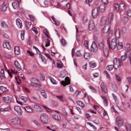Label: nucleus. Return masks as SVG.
Segmentation results:
<instances>
[{"mask_svg": "<svg viewBox=\"0 0 131 131\" xmlns=\"http://www.w3.org/2000/svg\"><path fill=\"white\" fill-rule=\"evenodd\" d=\"M112 33H109L107 37V42L109 48L114 49L117 46V41L116 39L113 38L111 40L112 38Z\"/></svg>", "mask_w": 131, "mask_h": 131, "instance_id": "1", "label": "nucleus"}, {"mask_svg": "<svg viewBox=\"0 0 131 131\" xmlns=\"http://www.w3.org/2000/svg\"><path fill=\"white\" fill-rule=\"evenodd\" d=\"M125 5L123 3H121L119 5L117 4H114L113 8L116 11H122L125 8Z\"/></svg>", "mask_w": 131, "mask_h": 131, "instance_id": "2", "label": "nucleus"}, {"mask_svg": "<svg viewBox=\"0 0 131 131\" xmlns=\"http://www.w3.org/2000/svg\"><path fill=\"white\" fill-rule=\"evenodd\" d=\"M114 67L115 69H117L119 67H121L122 65V63L121 60L119 59L118 61L116 58H115L113 61Z\"/></svg>", "mask_w": 131, "mask_h": 131, "instance_id": "3", "label": "nucleus"}, {"mask_svg": "<svg viewBox=\"0 0 131 131\" xmlns=\"http://www.w3.org/2000/svg\"><path fill=\"white\" fill-rule=\"evenodd\" d=\"M11 124L15 125H19L21 123V120L19 118L14 117L12 118L10 121Z\"/></svg>", "mask_w": 131, "mask_h": 131, "instance_id": "4", "label": "nucleus"}, {"mask_svg": "<svg viewBox=\"0 0 131 131\" xmlns=\"http://www.w3.org/2000/svg\"><path fill=\"white\" fill-rule=\"evenodd\" d=\"M115 121L118 126L122 127L124 123V120L122 117L120 116L116 117V118Z\"/></svg>", "mask_w": 131, "mask_h": 131, "instance_id": "5", "label": "nucleus"}, {"mask_svg": "<svg viewBox=\"0 0 131 131\" xmlns=\"http://www.w3.org/2000/svg\"><path fill=\"white\" fill-rule=\"evenodd\" d=\"M40 119L41 122L44 123H47L48 120V117L45 114H42L40 116Z\"/></svg>", "mask_w": 131, "mask_h": 131, "instance_id": "6", "label": "nucleus"}, {"mask_svg": "<svg viewBox=\"0 0 131 131\" xmlns=\"http://www.w3.org/2000/svg\"><path fill=\"white\" fill-rule=\"evenodd\" d=\"M61 83L64 86L70 84V80L69 78L68 77H66L65 78V81H62Z\"/></svg>", "mask_w": 131, "mask_h": 131, "instance_id": "7", "label": "nucleus"}, {"mask_svg": "<svg viewBox=\"0 0 131 131\" xmlns=\"http://www.w3.org/2000/svg\"><path fill=\"white\" fill-rule=\"evenodd\" d=\"M95 27V24L94 21L92 20H90L89 24V28L90 30H92Z\"/></svg>", "mask_w": 131, "mask_h": 131, "instance_id": "8", "label": "nucleus"}, {"mask_svg": "<svg viewBox=\"0 0 131 131\" xmlns=\"http://www.w3.org/2000/svg\"><path fill=\"white\" fill-rule=\"evenodd\" d=\"M107 21V17L103 16L101 18L100 22V24L101 26H103L105 25Z\"/></svg>", "mask_w": 131, "mask_h": 131, "instance_id": "9", "label": "nucleus"}, {"mask_svg": "<svg viewBox=\"0 0 131 131\" xmlns=\"http://www.w3.org/2000/svg\"><path fill=\"white\" fill-rule=\"evenodd\" d=\"M114 35L115 37V39H118L120 37V33L119 30L118 29L115 30L114 33Z\"/></svg>", "mask_w": 131, "mask_h": 131, "instance_id": "10", "label": "nucleus"}, {"mask_svg": "<svg viewBox=\"0 0 131 131\" xmlns=\"http://www.w3.org/2000/svg\"><path fill=\"white\" fill-rule=\"evenodd\" d=\"M91 50L93 52H95L97 50V45L96 44L94 43H93L90 48Z\"/></svg>", "mask_w": 131, "mask_h": 131, "instance_id": "11", "label": "nucleus"}, {"mask_svg": "<svg viewBox=\"0 0 131 131\" xmlns=\"http://www.w3.org/2000/svg\"><path fill=\"white\" fill-rule=\"evenodd\" d=\"M97 9L99 12L103 13L105 10V6L103 4H101L100 5Z\"/></svg>", "mask_w": 131, "mask_h": 131, "instance_id": "12", "label": "nucleus"}, {"mask_svg": "<svg viewBox=\"0 0 131 131\" xmlns=\"http://www.w3.org/2000/svg\"><path fill=\"white\" fill-rule=\"evenodd\" d=\"M99 12L97 8H95L93 9L92 14L93 17L94 18H96L98 15Z\"/></svg>", "mask_w": 131, "mask_h": 131, "instance_id": "13", "label": "nucleus"}, {"mask_svg": "<svg viewBox=\"0 0 131 131\" xmlns=\"http://www.w3.org/2000/svg\"><path fill=\"white\" fill-rule=\"evenodd\" d=\"M113 17V13H110L108 17V24H110L112 22Z\"/></svg>", "mask_w": 131, "mask_h": 131, "instance_id": "14", "label": "nucleus"}, {"mask_svg": "<svg viewBox=\"0 0 131 131\" xmlns=\"http://www.w3.org/2000/svg\"><path fill=\"white\" fill-rule=\"evenodd\" d=\"M14 110L19 115H21L22 114V112L20 107L18 106H15L14 107Z\"/></svg>", "mask_w": 131, "mask_h": 131, "instance_id": "15", "label": "nucleus"}, {"mask_svg": "<svg viewBox=\"0 0 131 131\" xmlns=\"http://www.w3.org/2000/svg\"><path fill=\"white\" fill-rule=\"evenodd\" d=\"M101 88L102 91L105 93H106L107 92V88L104 83L102 82L101 83Z\"/></svg>", "mask_w": 131, "mask_h": 131, "instance_id": "16", "label": "nucleus"}, {"mask_svg": "<svg viewBox=\"0 0 131 131\" xmlns=\"http://www.w3.org/2000/svg\"><path fill=\"white\" fill-rule=\"evenodd\" d=\"M30 83L33 85H35L38 84V81L36 78H32L30 79Z\"/></svg>", "mask_w": 131, "mask_h": 131, "instance_id": "17", "label": "nucleus"}, {"mask_svg": "<svg viewBox=\"0 0 131 131\" xmlns=\"http://www.w3.org/2000/svg\"><path fill=\"white\" fill-rule=\"evenodd\" d=\"M16 24L19 28H21L22 27V23L21 20L19 18H17L16 20Z\"/></svg>", "mask_w": 131, "mask_h": 131, "instance_id": "18", "label": "nucleus"}, {"mask_svg": "<svg viewBox=\"0 0 131 131\" xmlns=\"http://www.w3.org/2000/svg\"><path fill=\"white\" fill-rule=\"evenodd\" d=\"M3 99L6 103H10L12 101V98L8 96L4 97Z\"/></svg>", "mask_w": 131, "mask_h": 131, "instance_id": "19", "label": "nucleus"}, {"mask_svg": "<svg viewBox=\"0 0 131 131\" xmlns=\"http://www.w3.org/2000/svg\"><path fill=\"white\" fill-rule=\"evenodd\" d=\"M110 28L108 25H106L103 28L102 31L104 33L108 32L110 30Z\"/></svg>", "mask_w": 131, "mask_h": 131, "instance_id": "20", "label": "nucleus"}, {"mask_svg": "<svg viewBox=\"0 0 131 131\" xmlns=\"http://www.w3.org/2000/svg\"><path fill=\"white\" fill-rule=\"evenodd\" d=\"M52 117L54 119L56 120L60 121L61 119L60 116L57 114H53Z\"/></svg>", "mask_w": 131, "mask_h": 131, "instance_id": "21", "label": "nucleus"}, {"mask_svg": "<svg viewBox=\"0 0 131 131\" xmlns=\"http://www.w3.org/2000/svg\"><path fill=\"white\" fill-rule=\"evenodd\" d=\"M14 64L15 67L18 70L20 71L21 70V68L17 61L16 60Z\"/></svg>", "mask_w": 131, "mask_h": 131, "instance_id": "22", "label": "nucleus"}, {"mask_svg": "<svg viewBox=\"0 0 131 131\" xmlns=\"http://www.w3.org/2000/svg\"><path fill=\"white\" fill-rule=\"evenodd\" d=\"M3 47L5 48L9 49L11 48V47L9 42L5 41L3 43Z\"/></svg>", "mask_w": 131, "mask_h": 131, "instance_id": "23", "label": "nucleus"}, {"mask_svg": "<svg viewBox=\"0 0 131 131\" xmlns=\"http://www.w3.org/2000/svg\"><path fill=\"white\" fill-rule=\"evenodd\" d=\"M7 4L5 3H4L2 4L1 8V9L2 12H4L7 9Z\"/></svg>", "mask_w": 131, "mask_h": 131, "instance_id": "24", "label": "nucleus"}, {"mask_svg": "<svg viewBox=\"0 0 131 131\" xmlns=\"http://www.w3.org/2000/svg\"><path fill=\"white\" fill-rule=\"evenodd\" d=\"M125 52L127 53L129 52L130 50V44H127L125 47Z\"/></svg>", "mask_w": 131, "mask_h": 131, "instance_id": "25", "label": "nucleus"}, {"mask_svg": "<svg viewBox=\"0 0 131 131\" xmlns=\"http://www.w3.org/2000/svg\"><path fill=\"white\" fill-rule=\"evenodd\" d=\"M15 53L16 54L18 55L20 53L19 48L18 46H15L14 48Z\"/></svg>", "mask_w": 131, "mask_h": 131, "instance_id": "26", "label": "nucleus"}, {"mask_svg": "<svg viewBox=\"0 0 131 131\" xmlns=\"http://www.w3.org/2000/svg\"><path fill=\"white\" fill-rule=\"evenodd\" d=\"M25 110L28 112L31 113L33 110L30 107L28 106H26L24 107Z\"/></svg>", "mask_w": 131, "mask_h": 131, "instance_id": "27", "label": "nucleus"}, {"mask_svg": "<svg viewBox=\"0 0 131 131\" xmlns=\"http://www.w3.org/2000/svg\"><path fill=\"white\" fill-rule=\"evenodd\" d=\"M12 5L14 9H19V5L16 2H13L12 4Z\"/></svg>", "mask_w": 131, "mask_h": 131, "instance_id": "28", "label": "nucleus"}, {"mask_svg": "<svg viewBox=\"0 0 131 131\" xmlns=\"http://www.w3.org/2000/svg\"><path fill=\"white\" fill-rule=\"evenodd\" d=\"M118 49L120 50L123 48L122 43V42H119L118 41L117 43V46Z\"/></svg>", "mask_w": 131, "mask_h": 131, "instance_id": "29", "label": "nucleus"}, {"mask_svg": "<svg viewBox=\"0 0 131 131\" xmlns=\"http://www.w3.org/2000/svg\"><path fill=\"white\" fill-rule=\"evenodd\" d=\"M20 99L21 100L23 101V102L25 103L28 101L27 98L26 97L22 96L20 95L19 96Z\"/></svg>", "mask_w": 131, "mask_h": 131, "instance_id": "30", "label": "nucleus"}, {"mask_svg": "<svg viewBox=\"0 0 131 131\" xmlns=\"http://www.w3.org/2000/svg\"><path fill=\"white\" fill-rule=\"evenodd\" d=\"M34 108L35 109L37 110L38 111H42L41 107L37 105H35L34 106Z\"/></svg>", "mask_w": 131, "mask_h": 131, "instance_id": "31", "label": "nucleus"}, {"mask_svg": "<svg viewBox=\"0 0 131 131\" xmlns=\"http://www.w3.org/2000/svg\"><path fill=\"white\" fill-rule=\"evenodd\" d=\"M11 72H10V71L9 70H7V72L8 74H9V75L11 77H12V72L13 73L15 74H16L17 73V71H15V70H13V69H11Z\"/></svg>", "mask_w": 131, "mask_h": 131, "instance_id": "32", "label": "nucleus"}, {"mask_svg": "<svg viewBox=\"0 0 131 131\" xmlns=\"http://www.w3.org/2000/svg\"><path fill=\"white\" fill-rule=\"evenodd\" d=\"M125 128L127 131H131V124H126L125 125Z\"/></svg>", "mask_w": 131, "mask_h": 131, "instance_id": "33", "label": "nucleus"}, {"mask_svg": "<svg viewBox=\"0 0 131 131\" xmlns=\"http://www.w3.org/2000/svg\"><path fill=\"white\" fill-rule=\"evenodd\" d=\"M127 57V54L126 52L125 53V54L124 55H123L121 56V61H124L126 59Z\"/></svg>", "mask_w": 131, "mask_h": 131, "instance_id": "34", "label": "nucleus"}, {"mask_svg": "<svg viewBox=\"0 0 131 131\" xmlns=\"http://www.w3.org/2000/svg\"><path fill=\"white\" fill-rule=\"evenodd\" d=\"M103 52L104 55L106 56H108V49L107 48H105L103 50Z\"/></svg>", "mask_w": 131, "mask_h": 131, "instance_id": "35", "label": "nucleus"}, {"mask_svg": "<svg viewBox=\"0 0 131 131\" xmlns=\"http://www.w3.org/2000/svg\"><path fill=\"white\" fill-rule=\"evenodd\" d=\"M49 80H50L51 82L54 84H57V82L56 81L54 80L53 79H52V77L49 76Z\"/></svg>", "mask_w": 131, "mask_h": 131, "instance_id": "36", "label": "nucleus"}, {"mask_svg": "<svg viewBox=\"0 0 131 131\" xmlns=\"http://www.w3.org/2000/svg\"><path fill=\"white\" fill-rule=\"evenodd\" d=\"M77 104L78 105L80 106L81 107H84L85 104L81 101H78L77 102Z\"/></svg>", "mask_w": 131, "mask_h": 131, "instance_id": "37", "label": "nucleus"}, {"mask_svg": "<svg viewBox=\"0 0 131 131\" xmlns=\"http://www.w3.org/2000/svg\"><path fill=\"white\" fill-rule=\"evenodd\" d=\"M60 41L62 45L63 46H64L66 45L67 43L64 39L62 38L60 40Z\"/></svg>", "mask_w": 131, "mask_h": 131, "instance_id": "38", "label": "nucleus"}, {"mask_svg": "<svg viewBox=\"0 0 131 131\" xmlns=\"http://www.w3.org/2000/svg\"><path fill=\"white\" fill-rule=\"evenodd\" d=\"M89 64L90 67L92 68H93L96 66V64L92 61L90 62Z\"/></svg>", "mask_w": 131, "mask_h": 131, "instance_id": "39", "label": "nucleus"}, {"mask_svg": "<svg viewBox=\"0 0 131 131\" xmlns=\"http://www.w3.org/2000/svg\"><path fill=\"white\" fill-rule=\"evenodd\" d=\"M0 25L1 27L3 28H6L7 27L6 23L4 21L1 22Z\"/></svg>", "mask_w": 131, "mask_h": 131, "instance_id": "40", "label": "nucleus"}, {"mask_svg": "<svg viewBox=\"0 0 131 131\" xmlns=\"http://www.w3.org/2000/svg\"><path fill=\"white\" fill-rule=\"evenodd\" d=\"M39 77L41 80L43 81L45 80V77L42 74L40 73L39 74Z\"/></svg>", "mask_w": 131, "mask_h": 131, "instance_id": "41", "label": "nucleus"}, {"mask_svg": "<svg viewBox=\"0 0 131 131\" xmlns=\"http://www.w3.org/2000/svg\"><path fill=\"white\" fill-rule=\"evenodd\" d=\"M45 42L46 43L45 46L48 47L50 46V40L48 39H45Z\"/></svg>", "mask_w": 131, "mask_h": 131, "instance_id": "42", "label": "nucleus"}, {"mask_svg": "<svg viewBox=\"0 0 131 131\" xmlns=\"http://www.w3.org/2000/svg\"><path fill=\"white\" fill-rule=\"evenodd\" d=\"M114 67L113 65H111L110 66H107L106 67V68L108 70L111 71L113 69Z\"/></svg>", "mask_w": 131, "mask_h": 131, "instance_id": "43", "label": "nucleus"}, {"mask_svg": "<svg viewBox=\"0 0 131 131\" xmlns=\"http://www.w3.org/2000/svg\"><path fill=\"white\" fill-rule=\"evenodd\" d=\"M90 56V54L89 53L86 52L85 53L84 57L86 59H89Z\"/></svg>", "mask_w": 131, "mask_h": 131, "instance_id": "44", "label": "nucleus"}, {"mask_svg": "<svg viewBox=\"0 0 131 131\" xmlns=\"http://www.w3.org/2000/svg\"><path fill=\"white\" fill-rule=\"evenodd\" d=\"M0 90L3 92H6L7 90L6 87L2 86L0 87Z\"/></svg>", "mask_w": 131, "mask_h": 131, "instance_id": "45", "label": "nucleus"}, {"mask_svg": "<svg viewBox=\"0 0 131 131\" xmlns=\"http://www.w3.org/2000/svg\"><path fill=\"white\" fill-rule=\"evenodd\" d=\"M56 97L60 100L61 102H64V100L63 99V97L62 95L57 96H56Z\"/></svg>", "mask_w": 131, "mask_h": 131, "instance_id": "46", "label": "nucleus"}, {"mask_svg": "<svg viewBox=\"0 0 131 131\" xmlns=\"http://www.w3.org/2000/svg\"><path fill=\"white\" fill-rule=\"evenodd\" d=\"M25 25L26 28L27 29L29 28L31 25V24L30 23L27 21L25 22Z\"/></svg>", "mask_w": 131, "mask_h": 131, "instance_id": "47", "label": "nucleus"}, {"mask_svg": "<svg viewBox=\"0 0 131 131\" xmlns=\"http://www.w3.org/2000/svg\"><path fill=\"white\" fill-rule=\"evenodd\" d=\"M41 93L42 95L45 98H46L47 97V95L44 91L42 90L41 91Z\"/></svg>", "mask_w": 131, "mask_h": 131, "instance_id": "48", "label": "nucleus"}, {"mask_svg": "<svg viewBox=\"0 0 131 131\" xmlns=\"http://www.w3.org/2000/svg\"><path fill=\"white\" fill-rule=\"evenodd\" d=\"M102 97L103 100H104V102H105L104 103V105L105 106H106L107 105V101L106 99L105 96H102Z\"/></svg>", "mask_w": 131, "mask_h": 131, "instance_id": "49", "label": "nucleus"}, {"mask_svg": "<svg viewBox=\"0 0 131 131\" xmlns=\"http://www.w3.org/2000/svg\"><path fill=\"white\" fill-rule=\"evenodd\" d=\"M104 43L103 42H101L99 44V46L100 48L102 49L104 47Z\"/></svg>", "mask_w": 131, "mask_h": 131, "instance_id": "50", "label": "nucleus"}, {"mask_svg": "<svg viewBox=\"0 0 131 131\" xmlns=\"http://www.w3.org/2000/svg\"><path fill=\"white\" fill-rule=\"evenodd\" d=\"M28 16L31 21H32L33 22H34V21H35V20L34 16L31 15H29Z\"/></svg>", "mask_w": 131, "mask_h": 131, "instance_id": "51", "label": "nucleus"}, {"mask_svg": "<svg viewBox=\"0 0 131 131\" xmlns=\"http://www.w3.org/2000/svg\"><path fill=\"white\" fill-rule=\"evenodd\" d=\"M87 124L88 125H89L91 127H92L93 128L94 130H95L96 129V128L94 125H93L92 123H91L88 122L87 123Z\"/></svg>", "mask_w": 131, "mask_h": 131, "instance_id": "52", "label": "nucleus"}, {"mask_svg": "<svg viewBox=\"0 0 131 131\" xmlns=\"http://www.w3.org/2000/svg\"><path fill=\"white\" fill-rule=\"evenodd\" d=\"M84 46L86 48L88 49V42L86 40H85L84 41Z\"/></svg>", "mask_w": 131, "mask_h": 131, "instance_id": "53", "label": "nucleus"}, {"mask_svg": "<svg viewBox=\"0 0 131 131\" xmlns=\"http://www.w3.org/2000/svg\"><path fill=\"white\" fill-rule=\"evenodd\" d=\"M128 18L127 17H125L123 19V21L124 23L125 24L128 22Z\"/></svg>", "mask_w": 131, "mask_h": 131, "instance_id": "54", "label": "nucleus"}, {"mask_svg": "<svg viewBox=\"0 0 131 131\" xmlns=\"http://www.w3.org/2000/svg\"><path fill=\"white\" fill-rule=\"evenodd\" d=\"M104 72L105 74V75L106 77L107 78L108 80H109L110 79V78L108 73H107L106 71H104Z\"/></svg>", "mask_w": 131, "mask_h": 131, "instance_id": "55", "label": "nucleus"}, {"mask_svg": "<svg viewBox=\"0 0 131 131\" xmlns=\"http://www.w3.org/2000/svg\"><path fill=\"white\" fill-rule=\"evenodd\" d=\"M43 32L45 35L48 38H49V36L48 35V33L46 30H43Z\"/></svg>", "mask_w": 131, "mask_h": 131, "instance_id": "56", "label": "nucleus"}, {"mask_svg": "<svg viewBox=\"0 0 131 131\" xmlns=\"http://www.w3.org/2000/svg\"><path fill=\"white\" fill-rule=\"evenodd\" d=\"M32 30L35 32V33L37 34L38 33V31L37 30V28L34 27L32 28Z\"/></svg>", "mask_w": 131, "mask_h": 131, "instance_id": "57", "label": "nucleus"}, {"mask_svg": "<svg viewBox=\"0 0 131 131\" xmlns=\"http://www.w3.org/2000/svg\"><path fill=\"white\" fill-rule=\"evenodd\" d=\"M43 107L45 108L46 110L48 112H50L51 111V110L49 108L46 107L45 106H43Z\"/></svg>", "mask_w": 131, "mask_h": 131, "instance_id": "58", "label": "nucleus"}, {"mask_svg": "<svg viewBox=\"0 0 131 131\" xmlns=\"http://www.w3.org/2000/svg\"><path fill=\"white\" fill-rule=\"evenodd\" d=\"M27 52L29 54V55L31 56H33L34 54L31 51L29 50H27Z\"/></svg>", "mask_w": 131, "mask_h": 131, "instance_id": "59", "label": "nucleus"}, {"mask_svg": "<svg viewBox=\"0 0 131 131\" xmlns=\"http://www.w3.org/2000/svg\"><path fill=\"white\" fill-rule=\"evenodd\" d=\"M116 78L117 80L118 81L120 82L121 81V79L120 77L118 75H116Z\"/></svg>", "mask_w": 131, "mask_h": 131, "instance_id": "60", "label": "nucleus"}, {"mask_svg": "<svg viewBox=\"0 0 131 131\" xmlns=\"http://www.w3.org/2000/svg\"><path fill=\"white\" fill-rule=\"evenodd\" d=\"M127 14L129 16H131V10H128L127 12Z\"/></svg>", "mask_w": 131, "mask_h": 131, "instance_id": "61", "label": "nucleus"}, {"mask_svg": "<svg viewBox=\"0 0 131 131\" xmlns=\"http://www.w3.org/2000/svg\"><path fill=\"white\" fill-rule=\"evenodd\" d=\"M7 111L6 108H1L0 109V112H4Z\"/></svg>", "mask_w": 131, "mask_h": 131, "instance_id": "62", "label": "nucleus"}, {"mask_svg": "<svg viewBox=\"0 0 131 131\" xmlns=\"http://www.w3.org/2000/svg\"><path fill=\"white\" fill-rule=\"evenodd\" d=\"M76 56L77 57H81V53L79 51H77L75 53Z\"/></svg>", "mask_w": 131, "mask_h": 131, "instance_id": "63", "label": "nucleus"}, {"mask_svg": "<svg viewBox=\"0 0 131 131\" xmlns=\"http://www.w3.org/2000/svg\"><path fill=\"white\" fill-rule=\"evenodd\" d=\"M89 88L92 91H93L94 92H96V90L95 88L92 87V86H89Z\"/></svg>", "mask_w": 131, "mask_h": 131, "instance_id": "64", "label": "nucleus"}]
</instances>
